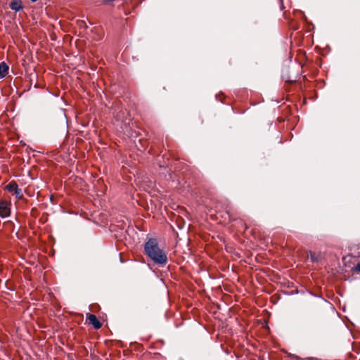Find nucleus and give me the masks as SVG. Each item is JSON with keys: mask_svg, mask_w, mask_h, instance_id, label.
<instances>
[{"mask_svg": "<svg viewBox=\"0 0 360 360\" xmlns=\"http://www.w3.org/2000/svg\"><path fill=\"white\" fill-rule=\"evenodd\" d=\"M145 254L155 264L165 265L167 262L165 252L159 247V243L156 238L147 235L146 242L144 244Z\"/></svg>", "mask_w": 360, "mask_h": 360, "instance_id": "nucleus-1", "label": "nucleus"}, {"mask_svg": "<svg viewBox=\"0 0 360 360\" xmlns=\"http://www.w3.org/2000/svg\"><path fill=\"white\" fill-rule=\"evenodd\" d=\"M11 214V203L6 200H0V217H8Z\"/></svg>", "mask_w": 360, "mask_h": 360, "instance_id": "nucleus-2", "label": "nucleus"}, {"mask_svg": "<svg viewBox=\"0 0 360 360\" xmlns=\"http://www.w3.org/2000/svg\"><path fill=\"white\" fill-rule=\"evenodd\" d=\"M88 319L89 323L91 324L96 329H99L101 327V322L94 314H90Z\"/></svg>", "mask_w": 360, "mask_h": 360, "instance_id": "nucleus-3", "label": "nucleus"}, {"mask_svg": "<svg viewBox=\"0 0 360 360\" xmlns=\"http://www.w3.org/2000/svg\"><path fill=\"white\" fill-rule=\"evenodd\" d=\"M11 8L15 11H20L22 9L21 2L19 0H13L10 5Z\"/></svg>", "mask_w": 360, "mask_h": 360, "instance_id": "nucleus-4", "label": "nucleus"}, {"mask_svg": "<svg viewBox=\"0 0 360 360\" xmlns=\"http://www.w3.org/2000/svg\"><path fill=\"white\" fill-rule=\"evenodd\" d=\"M8 71V66L4 62L0 63V76L4 77L6 75Z\"/></svg>", "mask_w": 360, "mask_h": 360, "instance_id": "nucleus-5", "label": "nucleus"}, {"mask_svg": "<svg viewBox=\"0 0 360 360\" xmlns=\"http://www.w3.org/2000/svg\"><path fill=\"white\" fill-rule=\"evenodd\" d=\"M18 184L15 181H12L8 185L6 186L5 189L8 192H13L18 187Z\"/></svg>", "mask_w": 360, "mask_h": 360, "instance_id": "nucleus-6", "label": "nucleus"}, {"mask_svg": "<svg viewBox=\"0 0 360 360\" xmlns=\"http://www.w3.org/2000/svg\"><path fill=\"white\" fill-rule=\"evenodd\" d=\"M309 256L312 262H317L320 258V254H316L314 252H309Z\"/></svg>", "mask_w": 360, "mask_h": 360, "instance_id": "nucleus-7", "label": "nucleus"}, {"mask_svg": "<svg viewBox=\"0 0 360 360\" xmlns=\"http://www.w3.org/2000/svg\"><path fill=\"white\" fill-rule=\"evenodd\" d=\"M13 195H15V198L19 200H20L23 198V194H22V190L18 186L13 191Z\"/></svg>", "mask_w": 360, "mask_h": 360, "instance_id": "nucleus-8", "label": "nucleus"}, {"mask_svg": "<svg viewBox=\"0 0 360 360\" xmlns=\"http://www.w3.org/2000/svg\"><path fill=\"white\" fill-rule=\"evenodd\" d=\"M125 231L129 235L130 232L134 231V226H127Z\"/></svg>", "mask_w": 360, "mask_h": 360, "instance_id": "nucleus-9", "label": "nucleus"}, {"mask_svg": "<svg viewBox=\"0 0 360 360\" xmlns=\"http://www.w3.org/2000/svg\"><path fill=\"white\" fill-rule=\"evenodd\" d=\"M354 271L360 273V263L356 264V266L354 268Z\"/></svg>", "mask_w": 360, "mask_h": 360, "instance_id": "nucleus-10", "label": "nucleus"}, {"mask_svg": "<svg viewBox=\"0 0 360 360\" xmlns=\"http://www.w3.org/2000/svg\"><path fill=\"white\" fill-rule=\"evenodd\" d=\"M302 360H317V359L315 358H306V359H303Z\"/></svg>", "mask_w": 360, "mask_h": 360, "instance_id": "nucleus-11", "label": "nucleus"}, {"mask_svg": "<svg viewBox=\"0 0 360 360\" xmlns=\"http://www.w3.org/2000/svg\"><path fill=\"white\" fill-rule=\"evenodd\" d=\"M180 229H182L184 226H178Z\"/></svg>", "mask_w": 360, "mask_h": 360, "instance_id": "nucleus-12", "label": "nucleus"}, {"mask_svg": "<svg viewBox=\"0 0 360 360\" xmlns=\"http://www.w3.org/2000/svg\"><path fill=\"white\" fill-rule=\"evenodd\" d=\"M31 1L34 2V1H37V0H31Z\"/></svg>", "mask_w": 360, "mask_h": 360, "instance_id": "nucleus-13", "label": "nucleus"}]
</instances>
